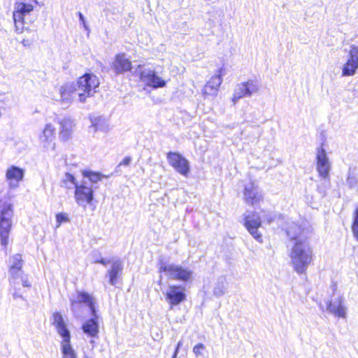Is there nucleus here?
I'll return each mask as SVG.
<instances>
[{
	"instance_id": "nucleus-6",
	"label": "nucleus",
	"mask_w": 358,
	"mask_h": 358,
	"mask_svg": "<svg viewBox=\"0 0 358 358\" xmlns=\"http://www.w3.org/2000/svg\"><path fill=\"white\" fill-rule=\"evenodd\" d=\"M74 83L78 100L81 103L85 102L87 98L92 96L100 84L98 77L91 73L80 77Z\"/></svg>"
},
{
	"instance_id": "nucleus-26",
	"label": "nucleus",
	"mask_w": 358,
	"mask_h": 358,
	"mask_svg": "<svg viewBox=\"0 0 358 358\" xmlns=\"http://www.w3.org/2000/svg\"><path fill=\"white\" fill-rule=\"evenodd\" d=\"M123 266L120 260H115L112 262L111 268L108 271L109 282L111 285H115L117 282V278L122 273Z\"/></svg>"
},
{
	"instance_id": "nucleus-14",
	"label": "nucleus",
	"mask_w": 358,
	"mask_h": 358,
	"mask_svg": "<svg viewBox=\"0 0 358 358\" xmlns=\"http://www.w3.org/2000/svg\"><path fill=\"white\" fill-rule=\"evenodd\" d=\"M222 69L217 70L203 87L202 96L205 99H213L217 95L219 87L222 83Z\"/></svg>"
},
{
	"instance_id": "nucleus-39",
	"label": "nucleus",
	"mask_w": 358,
	"mask_h": 358,
	"mask_svg": "<svg viewBox=\"0 0 358 358\" xmlns=\"http://www.w3.org/2000/svg\"><path fill=\"white\" fill-rule=\"evenodd\" d=\"M353 224H358V208H357L355 211V217H354Z\"/></svg>"
},
{
	"instance_id": "nucleus-3",
	"label": "nucleus",
	"mask_w": 358,
	"mask_h": 358,
	"mask_svg": "<svg viewBox=\"0 0 358 358\" xmlns=\"http://www.w3.org/2000/svg\"><path fill=\"white\" fill-rule=\"evenodd\" d=\"M37 4L38 0H17L14 3L13 17L17 32L22 33L34 22L33 11Z\"/></svg>"
},
{
	"instance_id": "nucleus-36",
	"label": "nucleus",
	"mask_w": 358,
	"mask_h": 358,
	"mask_svg": "<svg viewBox=\"0 0 358 358\" xmlns=\"http://www.w3.org/2000/svg\"><path fill=\"white\" fill-rule=\"evenodd\" d=\"M204 349V345L202 343L196 345L193 348V352L196 355H201V351Z\"/></svg>"
},
{
	"instance_id": "nucleus-33",
	"label": "nucleus",
	"mask_w": 358,
	"mask_h": 358,
	"mask_svg": "<svg viewBox=\"0 0 358 358\" xmlns=\"http://www.w3.org/2000/svg\"><path fill=\"white\" fill-rule=\"evenodd\" d=\"M17 278H21L22 284L24 287H30L31 284L29 282L27 276L24 275L22 272L21 273V274H18V275H15V280Z\"/></svg>"
},
{
	"instance_id": "nucleus-16",
	"label": "nucleus",
	"mask_w": 358,
	"mask_h": 358,
	"mask_svg": "<svg viewBox=\"0 0 358 358\" xmlns=\"http://www.w3.org/2000/svg\"><path fill=\"white\" fill-rule=\"evenodd\" d=\"M75 200L80 206L85 207L90 204L94 199V191L91 187H88L87 182L83 180L78 185L75 189Z\"/></svg>"
},
{
	"instance_id": "nucleus-10",
	"label": "nucleus",
	"mask_w": 358,
	"mask_h": 358,
	"mask_svg": "<svg viewBox=\"0 0 358 358\" xmlns=\"http://www.w3.org/2000/svg\"><path fill=\"white\" fill-rule=\"evenodd\" d=\"M260 89V84L257 80H248L246 82L238 84L234 90L232 101L236 103L243 97H250L253 94H257Z\"/></svg>"
},
{
	"instance_id": "nucleus-21",
	"label": "nucleus",
	"mask_w": 358,
	"mask_h": 358,
	"mask_svg": "<svg viewBox=\"0 0 358 358\" xmlns=\"http://www.w3.org/2000/svg\"><path fill=\"white\" fill-rule=\"evenodd\" d=\"M243 196L245 202L252 206L259 203L262 199L257 187L253 182L245 185Z\"/></svg>"
},
{
	"instance_id": "nucleus-2",
	"label": "nucleus",
	"mask_w": 358,
	"mask_h": 358,
	"mask_svg": "<svg viewBox=\"0 0 358 358\" xmlns=\"http://www.w3.org/2000/svg\"><path fill=\"white\" fill-rule=\"evenodd\" d=\"M289 258L297 273H305L313 259V250L308 241L300 239L295 242L291 248Z\"/></svg>"
},
{
	"instance_id": "nucleus-25",
	"label": "nucleus",
	"mask_w": 358,
	"mask_h": 358,
	"mask_svg": "<svg viewBox=\"0 0 358 358\" xmlns=\"http://www.w3.org/2000/svg\"><path fill=\"white\" fill-rule=\"evenodd\" d=\"M90 120L91 122L90 129H92L93 132L98 131L107 132L109 131V124L106 118L101 116L90 115Z\"/></svg>"
},
{
	"instance_id": "nucleus-41",
	"label": "nucleus",
	"mask_w": 358,
	"mask_h": 358,
	"mask_svg": "<svg viewBox=\"0 0 358 358\" xmlns=\"http://www.w3.org/2000/svg\"><path fill=\"white\" fill-rule=\"evenodd\" d=\"M266 220L268 223L271 222L273 220V217H271V215H266Z\"/></svg>"
},
{
	"instance_id": "nucleus-30",
	"label": "nucleus",
	"mask_w": 358,
	"mask_h": 358,
	"mask_svg": "<svg viewBox=\"0 0 358 358\" xmlns=\"http://www.w3.org/2000/svg\"><path fill=\"white\" fill-rule=\"evenodd\" d=\"M83 175L84 178H88L89 181H90L92 183H96L102 178L101 174L96 172L85 171L83 172Z\"/></svg>"
},
{
	"instance_id": "nucleus-27",
	"label": "nucleus",
	"mask_w": 358,
	"mask_h": 358,
	"mask_svg": "<svg viewBox=\"0 0 358 358\" xmlns=\"http://www.w3.org/2000/svg\"><path fill=\"white\" fill-rule=\"evenodd\" d=\"M287 234L290 239L294 240L295 242L300 239L308 241L307 236L304 235L303 230L300 226L295 223H292L289 225L287 229Z\"/></svg>"
},
{
	"instance_id": "nucleus-12",
	"label": "nucleus",
	"mask_w": 358,
	"mask_h": 358,
	"mask_svg": "<svg viewBox=\"0 0 358 358\" xmlns=\"http://www.w3.org/2000/svg\"><path fill=\"white\" fill-rule=\"evenodd\" d=\"M331 169V163L325 149L322 145L317 149L316 152V170L320 178L329 180Z\"/></svg>"
},
{
	"instance_id": "nucleus-7",
	"label": "nucleus",
	"mask_w": 358,
	"mask_h": 358,
	"mask_svg": "<svg viewBox=\"0 0 358 358\" xmlns=\"http://www.w3.org/2000/svg\"><path fill=\"white\" fill-rule=\"evenodd\" d=\"M330 289L331 294L329 300L327 302V311L335 317L346 318L348 308L345 305L343 294L335 282L331 284Z\"/></svg>"
},
{
	"instance_id": "nucleus-17",
	"label": "nucleus",
	"mask_w": 358,
	"mask_h": 358,
	"mask_svg": "<svg viewBox=\"0 0 358 358\" xmlns=\"http://www.w3.org/2000/svg\"><path fill=\"white\" fill-rule=\"evenodd\" d=\"M167 160L169 164L180 174L187 176L189 172V162L178 152L167 153Z\"/></svg>"
},
{
	"instance_id": "nucleus-9",
	"label": "nucleus",
	"mask_w": 358,
	"mask_h": 358,
	"mask_svg": "<svg viewBox=\"0 0 358 358\" xmlns=\"http://www.w3.org/2000/svg\"><path fill=\"white\" fill-rule=\"evenodd\" d=\"M56 128L51 123H47L38 134L40 147L45 152L54 151L56 148Z\"/></svg>"
},
{
	"instance_id": "nucleus-35",
	"label": "nucleus",
	"mask_w": 358,
	"mask_h": 358,
	"mask_svg": "<svg viewBox=\"0 0 358 358\" xmlns=\"http://www.w3.org/2000/svg\"><path fill=\"white\" fill-rule=\"evenodd\" d=\"M346 182L349 187L352 188L357 184L358 179L355 176H348Z\"/></svg>"
},
{
	"instance_id": "nucleus-42",
	"label": "nucleus",
	"mask_w": 358,
	"mask_h": 358,
	"mask_svg": "<svg viewBox=\"0 0 358 358\" xmlns=\"http://www.w3.org/2000/svg\"><path fill=\"white\" fill-rule=\"evenodd\" d=\"M22 43L24 45H27V41H25L24 39L22 41Z\"/></svg>"
},
{
	"instance_id": "nucleus-34",
	"label": "nucleus",
	"mask_w": 358,
	"mask_h": 358,
	"mask_svg": "<svg viewBox=\"0 0 358 358\" xmlns=\"http://www.w3.org/2000/svg\"><path fill=\"white\" fill-rule=\"evenodd\" d=\"M131 160L132 159L131 157H125L116 167V171H118V169L122 166H129L131 162Z\"/></svg>"
},
{
	"instance_id": "nucleus-32",
	"label": "nucleus",
	"mask_w": 358,
	"mask_h": 358,
	"mask_svg": "<svg viewBox=\"0 0 358 358\" xmlns=\"http://www.w3.org/2000/svg\"><path fill=\"white\" fill-rule=\"evenodd\" d=\"M56 228H59L60 225L63 223H66L69 222V217L67 213H59L56 214Z\"/></svg>"
},
{
	"instance_id": "nucleus-38",
	"label": "nucleus",
	"mask_w": 358,
	"mask_h": 358,
	"mask_svg": "<svg viewBox=\"0 0 358 358\" xmlns=\"http://www.w3.org/2000/svg\"><path fill=\"white\" fill-rule=\"evenodd\" d=\"M352 230L355 236L358 239V224H353Z\"/></svg>"
},
{
	"instance_id": "nucleus-18",
	"label": "nucleus",
	"mask_w": 358,
	"mask_h": 358,
	"mask_svg": "<svg viewBox=\"0 0 358 358\" xmlns=\"http://www.w3.org/2000/svg\"><path fill=\"white\" fill-rule=\"evenodd\" d=\"M245 226L253 236L254 238L259 241H262V234L258 231L259 227H261V220L259 215L255 212H247L245 215Z\"/></svg>"
},
{
	"instance_id": "nucleus-4",
	"label": "nucleus",
	"mask_w": 358,
	"mask_h": 358,
	"mask_svg": "<svg viewBox=\"0 0 358 358\" xmlns=\"http://www.w3.org/2000/svg\"><path fill=\"white\" fill-rule=\"evenodd\" d=\"M52 324L62 338L61 351L62 358H77V354L71 344V334L62 315L55 313L52 315Z\"/></svg>"
},
{
	"instance_id": "nucleus-11",
	"label": "nucleus",
	"mask_w": 358,
	"mask_h": 358,
	"mask_svg": "<svg viewBox=\"0 0 358 358\" xmlns=\"http://www.w3.org/2000/svg\"><path fill=\"white\" fill-rule=\"evenodd\" d=\"M77 96V90L74 82L66 83L57 90V94L54 95V99L62 105L69 106Z\"/></svg>"
},
{
	"instance_id": "nucleus-37",
	"label": "nucleus",
	"mask_w": 358,
	"mask_h": 358,
	"mask_svg": "<svg viewBox=\"0 0 358 358\" xmlns=\"http://www.w3.org/2000/svg\"><path fill=\"white\" fill-rule=\"evenodd\" d=\"M78 15H79L80 21L82 23V24H83V27L85 28V29L87 30V31H89V27H88V26L86 24L84 15L80 12L78 13Z\"/></svg>"
},
{
	"instance_id": "nucleus-1",
	"label": "nucleus",
	"mask_w": 358,
	"mask_h": 358,
	"mask_svg": "<svg viewBox=\"0 0 358 358\" xmlns=\"http://www.w3.org/2000/svg\"><path fill=\"white\" fill-rule=\"evenodd\" d=\"M71 308L76 314L81 308V303L86 304L90 309L92 318L85 322L82 326L83 332L88 336L94 338L99 334V324L97 322L98 315L94 307L95 299L90 294L85 292L77 291L70 296Z\"/></svg>"
},
{
	"instance_id": "nucleus-43",
	"label": "nucleus",
	"mask_w": 358,
	"mask_h": 358,
	"mask_svg": "<svg viewBox=\"0 0 358 358\" xmlns=\"http://www.w3.org/2000/svg\"><path fill=\"white\" fill-rule=\"evenodd\" d=\"M84 358H88V357H84Z\"/></svg>"
},
{
	"instance_id": "nucleus-24",
	"label": "nucleus",
	"mask_w": 358,
	"mask_h": 358,
	"mask_svg": "<svg viewBox=\"0 0 358 358\" xmlns=\"http://www.w3.org/2000/svg\"><path fill=\"white\" fill-rule=\"evenodd\" d=\"M59 138L66 141L71 138L75 123L71 119L66 117L59 122Z\"/></svg>"
},
{
	"instance_id": "nucleus-23",
	"label": "nucleus",
	"mask_w": 358,
	"mask_h": 358,
	"mask_svg": "<svg viewBox=\"0 0 358 358\" xmlns=\"http://www.w3.org/2000/svg\"><path fill=\"white\" fill-rule=\"evenodd\" d=\"M22 255L20 254H15L12 256L10 259V282L12 284H15V275L18 274H21L22 273Z\"/></svg>"
},
{
	"instance_id": "nucleus-20",
	"label": "nucleus",
	"mask_w": 358,
	"mask_h": 358,
	"mask_svg": "<svg viewBox=\"0 0 358 358\" xmlns=\"http://www.w3.org/2000/svg\"><path fill=\"white\" fill-rule=\"evenodd\" d=\"M140 79L146 85L153 88L164 87L166 84V82L162 77L150 69H145L141 71Z\"/></svg>"
},
{
	"instance_id": "nucleus-28",
	"label": "nucleus",
	"mask_w": 358,
	"mask_h": 358,
	"mask_svg": "<svg viewBox=\"0 0 358 358\" xmlns=\"http://www.w3.org/2000/svg\"><path fill=\"white\" fill-rule=\"evenodd\" d=\"M226 280L224 278H219L214 287L213 293L216 296H222L226 291Z\"/></svg>"
},
{
	"instance_id": "nucleus-29",
	"label": "nucleus",
	"mask_w": 358,
	"mask_h": 358,
	"mask_svg": "<svg viewBox=\"0 0 358 358\" xmlns=\"http://www.w3.org/2000/svg\"><path fill=\"white\" fill-rule=\"evenodd\" d=\"M62 186L67 189H73L78 186L75 178L71 174L66 173L62 181Z\"/></svg>"
},
{
	"instance_id": "nucleus-40",
	"label": "nucleus",
	"mask_w": 358,
	"mask_h": 358,
	"mask_svg": "<svg viewBox=\"0 0 358 358\" xmlns=\"http://www.w3.org/2000/svg\"><path fill=\"white\" fill-rule=\"evenodd\" d=\"M182 345L181 341H179V342H178V345H177V348H176V351H175V352H174V355H173V358H176V355H177V354H178V349H179V348L180 347V345Z\"/></svg>"
},
{
	"instance_id": "nucleus-8",
	"label": "nucleus",
	"mask_w": 358,
	"mask_h": 358,
	"mask_svg": "<svg viewBox=\"0 0 358 358\" xmlns=\"http://www.w3.org/2000/svg\"><path fill=\"white\" fill-rule=\"evenodd\" d=\"M13 216V204L4 203L0 211V238L1 245L5 247L8 243V236L12 227Z\"/></svg>"
},
{
	"instance_id": "nucleus-5",
	"label": "nucleus",
	"mask_w": 358,
	"mask_h": 358,
	"mask_svg": "<svg viewBox=\"0 0 358 358\" xmlns=\"http://www.w3.org/2000/svg\"><path fill=\"white\" fill-rule=\"evenodd\" d=\"M159 273H164L170 279L182 282L192 280L193 271L188 267L179 264H171L161 258L158 262Z\"/></svg>"
},
{
	"instance_id": "nucleus-19",
	"label": "nucleus",
	"mask_w": 358,
	"mask_h": 358,
	"mask_svg": "<svg viewBox=\"0 0 358 358\" xmlns=\"http://www.w3.org/2000/svg\"><path fill=\"white\" fill-rule=\"evenodd\" d=\"M24 175V169L10 166L6 171L5 178L10 189H16L20 186V182L23 180Z\"/></svg>"
},
{
	"instance_id": "nucleus-31",
	"label": "nucleus",
	"mask_w": 358,
	"mask_h": 358,
	"mask_svg": "<svg viewBox=\"0 0 358 358\" xmlns=\"http://www.w3.org/2000/svg\"><path fill=\"white\" fill-rule=\"evenodd\" d=\"M92 262L96 264L100 263L104 266H106L109 263H111L110 260L105 259L101 257V254L99 251H93L91 253Z\"/></svg>"
},
{
	"instance_id": "nucleus-15",
	"label": "nucleus",
	"mask_w": 358,
	"mask_h": 358,
	"mask_svg": "<svg viewBox=\"0 0 358 358\" xmlns=\"http://www.w3.org/2000/svg\"><path fill=\"white\" fill-rule=\"evenodd\" d=\"M342 76H353L358 70V45L350 46L348 58L342 66Z\"/></svg>"
},
{
	"instance_id": "nucleus-13",
	"label": "nucleus",
	"mask_w": 358,
	"mask_h": 358,
	"mask_svg": "<svg viewBox=\"0 0 358 358\" xmlns=\"http://www.w3.org/2000/svg\"><path fill=\"white\" fill-rule=\"evenodd\" d=\"M166 301L169 304L170 308L179 305L186 299L185 289L180 285H171L164 292Z\"/></svg>"
},
{
	"instance_id": "nucleus-22",
	"label": "nucleus",
	"mask_w": 358,
	"mask_h": 358,
	"mask_svg": "<svg viewBox=\"0 0 358 358\" xmlns=\"http://www.w3.org/2000/svg\"><path fill=\"white\" fill-rule=\"evenodd\" d=\"M112 68L116 73H123L131 69V63L124 54H118L113 62Z\"/></svg>"
}]
</instances>
